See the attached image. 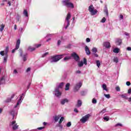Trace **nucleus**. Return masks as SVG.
Here are the masks:
<instances>
[{"mask_svg": "<svg viewBox=\"0 0 131 131\" xmlns=\"http://www.w3.org/2000/svg\"><path fill=\"white\" fill-rule=\"evenodd\" d=\"M8 61V55H5L4 57L3 63H7Z\"/></svg>", "mask_w": 131, "mask_h": 131, "instance_id": "nucleus-28", "label": "nucleus"}, {"mask_svg": "<svg viewBox=\"0 0 131 131\" xmlns=\"http://www.w3.org/2000/svg\"><path fill=\"white\" fill-rule=\"evenodd\" d=\"M103 120H104V121H109L110 119V117H109V116H106L103 117Z\"/></svg>", "mask_w": 131, "mask_h": 131, "instance_id": "nucleus-27", "label": "nucleus"}, {"mask_svg": "<svg viewBox=\"0 0 131 131\" xmlns=\"http://www.w3.org/2000/svg\"><path fill=\"white\" fill-rule=\"evenodd\" d=\"M70 86V83H67V84L66 85V86H65V90L66 91H69V87Z\"/></svg>", "mask_w": 131, "mask_h": 131, "instance_id": "nucleus-25", "label": "nucleus"}, {"mask_svg": "<svg viewBox=\"0 0 131 131\" xmlns=\"http://www.w3.org/2000/svg\"><path fill=\"white\" fill-rule=\"evenodd\" d=\"M57 126H58V127H60V128L61 129H62V128H63V125H62L61 124V123H59V124L57 125Z\"/></svg>", "mask_w": 131, "mask_h": 131, "instance_id": "nucleus-38", "label": "nucleus"}, {"mask_svg": "<svg viewBox=\"0 0 131 131\" xmlns=\"http://www.w3.org/2000/svg\"><path fill=\"white\" fill-rule=\"evenodd\" d=\"M43 128H45V127H40L37 128V129H39V130H40L41 129H43Z\"/></svg>", "mask_w": 131, "mask_h": 131, "instance_id": "nucleus-54", "label": "nucleus"}, {"mask_svg": "<svg viewBox=\"0 0 131 131\" xmlns=\"http://www.w3.org/2000/svg\"><path fill=\"white\" fill-rule=\"evenodd\" d=\"M115 126L117 127V126H122V124L121 123H117L116 124Z\"/></svg>", "mask_w": 131, "mask_h": 131, "instance_id": "nucleus-47", "label": "nucleus"}, {"mask_svg": "<svg viewBox=\"0 0 131 131\" xmlns=\"http://www.w3.org/2000/svg\"><path fill=\"white\" fill-rule=\"evenodd\" d=\"M113 52L116 54H118V53L120 52V49H119V48H116L113 50Z\"/></svg>", "mask_w": 131, "mask_h": 131, "instance_id": "nucleus-20", "label": "nucleus"}, {"mask_svg": "<svg viewBox=\"0 0 131 131\" xmlns=\"http://www.w3.org/2000/svg\"><path fill=\"white\" fill-rule=\"evenodd\" d=\"M74 112H75L76 113H78V110H77V108H75L74 110Z\"/></svg>", "mask_w": 131, "mask_h": 131, "instance_id": "nucleus-57", "label": "nucleus"}, {"mask_svg": "<svg viewBox=\"0 0 131 131\" xmlns=\"http://www.w3.org/2000/svg\"><path fill=\"white\" fill-rule=\"evenodd\" d=\"M104 12L105 13L106 16L108 17L109 16V13H108V8H107V6L104 7Z\"/></svg>", "mask_w": 131, "mask_h": 131, "instance_id": "nucleus-19", "label": "nucleus"}, {"mask_svg": "<svg viewBox=\"0 0 131 131\" xmlns=\"http://www.w3.org/2000/svg\"><path fill=\"white\" fill-rule=\"evenodd\" d=\"M13 73L14 74H18V71H17V70H14V71H13Z\"/></svg>", "mask_w": 131, "mask_h": 131, "instance_id": "nucleus-51", "label": "nucleus"}, {"mask_svg": "<svg viewBox=\"0 0 131 131\" xmlns=\"http://www.w3.org/2000/svg\"><path fill=\"white\" fill-rule=\"evenodd\" d=\"M69 2H70V0H64L62 1V4H63V6H66L67 8H71L72 9H73V8H74V5Z\"/></svg>", "mask_w": 131, "mask_h": 131, "instance_id": "nucleus-4", "label": "nucleus"}, {"mask_svg": "<svg viewBox=\"0 0 131 131\" xmlns=\"http://www.w3.org/2000/svg\"><path fill=\"white\" fill-rule=\"evenodd\" d=\"M91 116H92V115H91V114L85 115L80 119V122H81V123H85L86 121H89V120H90V118L91 117Z\"/></svg>", "mask_w": 131, "mask_h": 131, "instance_id": "nucleus-3", "label": "nucleus"}, {"mask_svg": "<svg viewBox=\"0 0 131 131\" xmlns=\"http://www.w3.org/2000/svg\"><path fill=\"white\" fill-rule=\"evenodd\" d=\"M10 115L13 116V119H14V117H15V115H17V113H15V111L12 110L10 112Z\"/></svg>", "mask_w": 131, "mask_h": 131, "instance_id": "nucleus-18", "label": "nucleus"}, {"mask_svg": "<svg viewBox=\"0 0 131 131\" xmlns=\"http://www.w3.org/2000/svg\"><path fill=\"white\" fill-rule=\"evenodd\" d=\"M131 93V89H129L128 90V94H130Z\"/></svg>", "mask_w": 131, "mask_h": 131, "instance_id": "nucleus-64", "label": "nucleus"}, {"mask_svg": "<svg viewBox=\"0 0 131 131\" xmlns=\"http://www.w3.org/2000/svg\"><path fill=\"white\" fill-rule=\"evenodd\" d=\"M64 56H65V54L57 55L52 56L50 62L51 63H56V62H58L59 60H61V59H62Z\"/></svg>", "mask_w": 131, "mask_h": 131, "instance_id": "nucleus-1", "label": "nucleus"}, {"mask_svg": "<svg viewBox=\"0 0 131 131\" xmlns=\"http://www.w3.org/2000/svg\"><path fill=\"white\" fill-rule=\"evenodd\" d=\"M63 85H64V82H61L59 83V84L57 86L56 89H58V90H59V89H62Z\"/></svg>", "mask_w": 131, "mask_h": 131, "instance_id": "nucleus-22", "label": "nucleus"}, {"mask_svg": "<svg viewBox=\"0 0 131 131\" xmlns=\"http://www.w3.org/2000/svg\"><path fill=\"white\" fill-rule=\"evenodd\" d=\"M8 53H9V47H7L5 51H2L0 52V55L1 56H8Z\"/></svg>", "mask_w": 131, "mask_h": 131, "instance_id": "nucleus-8", "label": "nucleus"}, {"mask_svg": "<svg viewBox=\"0 0 131 131\" xmlns=\"http://www.w3.org/2000/svg\"><path fill=\"white\" fill-rule=\"evenodd\" d=\"M53 35H54V34H49L46 36V37H49V36H53Z\"/></svg>", "mask_w": 131, "mask_h": 131, "instance_id": "nucleus-52", "label": "nucleus"}, {"mask_svg": "<svg viewBox=\"0 0 131 131\" xmlns=\"http://www.w3.org/2000/svg\"><path fill=\"white\" fill-rule=\"evenodd\" d=\"M48 55H49V53L48 52H46L45 53H44L42 55V57L43 58H45V57H46V56H48Z\"/></svg>", "mask_w": 131, "mask_h": 131, "instance_id": "nucleus-45", "label": "nucleus"}, {"mask_svg": "<svg viewBox=\"0 0 131 131\" xmlns=\"http://www.w3.org/2000/svg\"><path fill=\"white\" fill-rule=\"evenodd\" d=\"M31 69L30 68H28L27 70H26V72H29V71H30Z\"/></svg>", "mask_w": 131, "mask_h": 131, "instance_id": "nucleus-60", "label": "nucleus"}, {"mask_svg": "<svg viewBox=\"0 0 131 131\" xmlns=\"http://www.w3.org/2000/svg\"><path fill=\"white\" fill-rule=\"evenodd\" d=\"M92 103L93 104H97V99H95V98H93L92 100Z\"/></svg>", "mask_w": 131, "mask_h": 131, "instance_id": "nucleus-43", "label": "nucleus"}, {"mask_svg": "<svg viewBox=\"0 0 131 131\" xmlns=\"http://www.w3.org/2000/svg\"><path fill=\"white\" fill-rule=\"evenodd\" d=\"M71 18V14H70V13L69 12L67 15V17L64 21V26H66L64 28L65 29H67L69 25H70V21L69 20H70Z\"/></svg>", "mask_w": 131, "mask_h": 131, "instance_id": "nucleus-2", "label": "nucleus"}, {"mask_svg": "<svg viewBox=\"0 0 131 131\" xmlns=\"http://www.w3.org/2000/svg\"><path fill=\"white\" fill-rule=\"evenodd\" d=\"M81 105H82V102L81 101V100H78L77 104L76 105V107H79L81 106Z\"/></svg>", "mask_w": 131, "mask_h": 131, "instance_id": "nucleus-23", "label": "nucleus"}, {"mask_svg": "<svg viewBox=\"0 0 131 131\" xmlns=\"http://www.w3.org/2000/svg\"><path fill=\"white\" fill-rule=\"evenodd\" d=\"M103 47H104L105 49H110L111 48L110 43L108 41L103 43Z\"/></svg>", "mask_w": 131, "mask_h": 131, "instance_id": "nucleus-14", "label": "nucleus"}, {"mask_svg": "<svg viewBox=\"0 0 131 131\" xmlns=\"http://www.w3.org/2000/svg\"><path fill=\"white\" fill-rule=\"evenodd\" d=\"M106 112V108H103L100 112V114L102 113V114H104Z\"/></svg>", "mask_w": 131, "mask_h": 131, "instance_id": "nucleus-39", "label": "nucleus"}, {"mask_svg": "<svg viewBox=\"0 0 131 131\" xmlns=\"http://www.w3.org/2000/svg\"><path fill=\"white\" fill-rule=\"evenodd\" d=\"M28 50L30 52H33V51H35V48H33L32 47H29Z\"/></svg>", "mask_w": 131, "mask_h": 131, "instance_id": "nucleus-26", "label": "nucleus"}, {"mask_svg": "<svg viewBox=\"0 0 131 131\" xmlns=\"http://www.w3.org/2000/svg\"><path fill=\"white\" fill-rule=\"evenodd\" d=\"M96 65L97 67H100V66L101 65V62H100V60H96Z\"/></svg>", "mask_w": 131, "mask_h": 131, "instance_id": "nucleus-34", "label": "nucleus"}, {"mask_svg": "<svg viewBox=\"0 0 131 131\" xmlns=\"http://www.w3.org/2000/svg\"><path fill=\"white\" fill-rule=\"evenodd\" d=\"M85 94H86V93L84 91L81 92V95L82 96H85Z\"/></svg>", "mask_w": 131, "mask_h": 131, "instance_id": "nucleus-48", "label": "nucleus"}, {"mask_svg": "<svg viewBox=\"0 0 131 131\" xmlns=\"http://www.w3.org/2000/svg\"><path fill=\"white\" fill-rule=\"evenodd\" d=\"M70 126H71V122H69L67 124V127H70Z\"/></svg>", "mask_w": 131, "mask_h": 131, "instance_id": "nucleus-40", "label": "nucleus"}, {"mask_svg": "<svg viewBox=\"0 0 131 131\" xmlns=\"http://www.w3.org/2000/svg\"><path fill=\"white\" fill-rule=\"evenodd\" d=\"M102 88H103V90H104V91H108V90L107 89V86L105 84H103L102 85Z\"/></svg>", "mask_w": 131, "mask_h": 131, "instance_id": "nucleus-33", "label": "nucleus"}, {"mask_svg": "<svg viewBox=\"0 0 131 131\" xmlns=\"http://www.w3.org/2000/svg\"><path fill=\"white\" fill-rule=\"evenodd\" d=\"M126 85H127L128 86H129V85H130V82H129V81H127V82H126Z\"/></svg>", "mask_w": 131, "mask_h": 131, "instance_id": "nucleus-50", "label": "nucleus"}, {"mask_svg": "<svg viewBox=\"0 0 131 131\" xmlns=\"http://www.w3.org/2000/svg\"><path fill=\"white\" fill-rule=\"evenodd\" d=\"M78 67H82L83 66V62L80 61L78 63Z\"/></svg>", "mask_w": 131, "mask_h": 131, "instance_id": "nucleus-31", "label": "nucleus"}, {"mask_svg": "<svg viewBox=\"0 0 131 131\" xmlns=\"http://www.w3.org/2000/svg\"><path fill=\"white\" fill-rule=\"evenodd\" d=\"M27 56V54L24 55L23 56V60L25 62V61H26L27 60V59H26Z\"/></svg>", "mask_w": 131, "mask_h": 131, "instance_id": "nucleus-41", "label": "nucleus"}, {"mask_svg": "<svg viewBox=\"0 0 131 131\" xmlns=\"http://www.w3.org/2000/svg\"><path fill=\"white\" fill-rule=\"evenodd\" d=\"M71 59V56H67L64 58V61H68V60H70Z\"/></svg>", "mask_w": 131, "mask_h": 131, "instance_id": "nucleus-32", "label": "nucleus"}, {"mask_svg": "<svg viewBox=\"0 0 131 131\" xmlns=\"http://www.w3.org/2000/svg\"><path fill=\"white\" fill-rule=\"evenodd\" d=\"M76 73H77V74H80V73H81V72L78 70L76 72Z\"/></svg>", "mask_w": 131, "mask_h": 131, "instance_id": "nucleus-56", "label": "nucleus"}, {"mask_svg": "<svg viewBox=\"0 0 131 131\" xmlns=\"http://www.w3.org/2000/svg\"><path fill=\"white\" fill-rule=\"evenodd\" d=\"M86 42H90V41H91V39H90L89 38H87L86 39Z\"/></svg>", "mask_w": 131, "mask_h": 131, "instance_id": "nucleus-53", "label": "nucleus"}, {"mask_svg": "<svg viewBox=\"0 0 131 131\" xmlns=\"http://www.w3.org/2000/svg\"><path fill=\"white\" fill-rule=\"evenodd\" d=\"M71 56L73 57L76 62H78V61H79V56H78L75 52L71 54Z\"/></svg>", "mask_w": 131, "mask_h": 131, "instance_id": "nucleus-9", "label": "nucleus"}, {"mask_svg": "<svg viewBox=\"0 0 131 131\" xmlns=\"http://www.w3.org/2000/svg\"><path fill=\"white\" fill-rule=\"evenodd\" d=\"M63 120H64V117H62L59 120V123H62L63 122Z\"/></svg>", "mask_w": 131, "mask_h": 131, "instance_id": "nucleus-44", "label": "nucleus"}, {"mask_svg": "<svg viewBox=\"0 0 131 131\" xmlns=\"http://www.w3.org/2000/svg\"><path fill=\"white\" fill-rule=\"evenodd\" d=\"M93 54L96 57V58H98L99 57V55L98 54H97V52H98V49L96 48V47H94L92 50Z\"/></svg>", "mask_w": 131, "mask_h": 131, "instance_id": "nucleus-12", "label": "nucleus"}, {"mask_svg": "<svg viewBox=\"0 0 131 131\" xmlns=\"http://www.w3.org/2000/svg\"><path fill=\"white\" fill-rule=\"evenodd\" d=\"M114 61L115 63H118V58H117V57L114 58Z\"/></svg>", "mask_w": 131, "mask_h": 131, "instance_id": "nucleus-36", "label": "nucleus"}, {"mask_svg": "<svg viewBox=\"0 0 131 131\" xmlns=\"http://www.w3.org/2000/svg\"><path fill=\"white\" fill-rule=\"evenodd\" d=\"M101 22L102 23H105V22H106V18L103 17V18L101 20Z\"/></svg>", "mask_w": 131, "mask_h": 131, "instance_id": "nucleus-42", "label": "nucleus"}, {"mask_svg": "<svg viewBox=\"0 0 131 131\" xmlns=\"http://www.w3.org/2000/svg\"><path fill=\"white\" fill-rule=\"evenodd\" d=\"M85 51L87 55H91V51H90V49H89V47H88V46L85 47Z\"/></svg>", "mask_w": 131, "mask_h": 131, "instance_id": "nucleus-17", "label": "nucleus"}, {"mask_svg": "<svg viewBox=\"0 0 131 131\" xmlns=\"http://www.w3.org/2000/svg\"><path fill=\"white\" fill-rule=\"evenodd\" d=\"M82 85V83L81 82H79L77 83L74 89V92H78V91H79V89L81 88Z\"/></svg>", "mask_w": 131, "mask_h": 131, "instance_id": "nucleus-6", "label": "nucleus"}, {"mask_svg": "<svg viewBox=\"0 0 131 131\" xmlns=\"http://www.w3.org/2000/svg\"><path fill=\"white\" fill-rule=\"evenodd\" d=\"M4 29H5V25L2 24L1 26V28H0V31H1V32H3V31L4 30Z\"/></svg>", "mask_w": 131, "mask_h": 131, "instance_id": "nucleus-29", "label": "nucleus"}, {"mask_svg": "<svg viewBox=\"0 0 131 131\" xmlns=\"http://www.w3.org/2000/svg\"><path fill=\"white\" fill-rule=\"evenodd\" d=\"M24 30V29H23V28H20V32H23Z\"/></svg>", "mask_w": 131, "mask_h": 131, "instance_id": "nucleus-61", "label": "nucleus"}, {"mask_svg": "<svg viewBox=\"0 0 131 131\" xmlns=\"http://www.w3.org/2000/svg\"><path fill=\"white\" fill-rule=\"evenodd\" d=\"M89 12H90V13L92 16L96 15V14H97V13H98V11L97 10L95 9V8L93 6V5H90L89 7Z\"/></svg>", "mask_w": 131, "mask_h": 131, "instance_id": "nucleus-5", "label": "nucleus"}, {"mask_svg": "<svg viewBox=\"0 0 131 131\" xmlns=\"http://www.w3.org/2000/svg\"><path fill=\"white\" fill-rule=\"evenodd\" d=\"M83 64H84V65H88V61H86V58L83 59Z\"/></svg>", "mask_w": 131, "mask_h": 131, "instance_id": "nucleus-37", "label": "nucleus"}, {"mask_svg": "<svg viewBox=\"0 0 131 131\" xmlns=\"http://www.w3.org/2000/svg\"><path fill=\"white\" fill-rule=\"evenodd\" d=\"M116 90L117 92H120V88L118 86L116 87Z\"/></svg>", "mask_w": 131, "mask_h": 131, "instance_id": "nucleus-46", "label": "nucleus"}, {"mask_svg": "<svg viewBox=\"0 0 131 131\" xmlns=\"http://www.w3.org/2000/svg\"><path fill=\"white\" fill-rule=\"evenodd\" d=\"M69 102V100H68L67 98H65L61 100L60 104H61V105H64L65 103H68Z\"/></svg>", "mask_w": 131, "mask_h": 131, "instance_id": "nucleus-15", "label": "nucleus"}, {"mask_svg": "<svg viewBox=\"0 0 131 131\" xmlns=\"http://www.w3.org/2000/svg\"><path fill=\"white\" fill-rule=\"evenodd\" d=\"M54 95L56 96V97H60L62 94L60 92V90L59 88H55V91H54Z\"/></svg>", "mask_w": 131, "mask_h": 131, "instance_id": "nucleus-10", "label": "nucleus"}, {"mask_svg": "<svg viewBox=\"0 0 131 131\" xmlns=\"http://www.w3.org/2000/svg\"><path fill=\"white\" fill-rule=\"evenodd\" d=\"M60 116H56L55 117H53L54 120H55V122H57L58 121V120H59V119H60Z\"/></svg>", "mask_w": 131, "mask_h": 131, "instance_id": "nucleus-24", "label": "nucleus"}, {"mask_svg": "<svg viewBox=\"0 0 131 131\" xmlns=\"http://www.w3.org/2000/svg\"><path fill=\"white\" fill-rule=\"evenodd\" d=\"M14 97H15V94H12L11 97V99H13Z\"/></svg>", "mask_w": 131, "mask_h": 131, "instance_id": "nucleus-62", "label": "nucleus"}, {"mask_svg": "<svg viewBox=\"0 0 131 131\" xmlns=\"http://www.w3.org/2000/svg\"><path fill=\"white\" fill-rule=\"evenodd\" d=\"M41 45L40 44H38L35 45L36 48H39V47H41Z\"/></svg>", "mask_w": 131, "mask_h": 131, "instance_id": "nucleus-55", "label": "nucleus"}, {"mask_svg": "<svg viewBox=\"0 0 131 131\" xmlns=\"http://www.w3.org/2000/svg\"><path fill=\"white\" fill-rule=\"evenodd\" d=\"M104 97H105V98H107V99H110L111 96L110 94H104Z\"/></svg>", "mask_w": 131, "mask_h": 131, "instance_id": "nucleus-35", "label": "nucleus"}, {"mask_svg": "<svg viewBox=\"0 0 131 131\" xmlns=\"http://www.w3.org/2000/svg\"><path fill=\"white\" fill-rule=\"evenodd\" d=\"M8 2V5H9V7H11V2L10 1H7Z\"/></svg>", "mask_w": 131, "mask_h": 131, "instance_id": "nucleus-59", "label": "nucleus"}, {"mask_svg": "<svg viewBox=\"0 0 131 131\" xmlns=\"http://www.w3.org/2000/svg\"><path fill=\"white\" fill-rule=\"evenodd\" d=\"M5 81H6L5 80V77H1V78L0 79V84H4Z\"/></svg>", "mask_w": 131, "mask_h": 131, "instance_id": "nucleus-21", "label": "nucleus"}, {"mask_svg": "<svg viewBox=\"0 0 131 131\" xmlns=\"http://www.w3.org/2000/svg\"><path fill=\"white\" fill-rule=\"evenodd\" d=\"M24 95V94H22V95L20 96L18 101H17V103H16V105L14 106V108H17L18 106H19V105H20V104H21V103H22V98H23V95Z\"/></svg>", "mask_w": 131, "mask_h": 131, "instance_id": "nucleus-11", "label": "nucleus"}, {"mask_svg": "<svg viewBox=\"0 0 131 131\" xmlns=\"http://www.w3.org/2000/svg\"><path fill=\"white\" fill-rule=\"evenodd\" d=\"M20 39H17V40L16 41V45L15 46V48L14 49L12 50V53H15V52H16V51L17 50H18V49H19V48L20 47Z\"/></svg>", "mask_w": 131, "mask_h": 131, "instance_id": "nucleus-7", "label": "nucleus"}, {"mask_svg": "<svg viewBox=\"0 0 131 131\" xmlns=\"http://www.w3.org/2000/svg\"><path fill=\"white\" fill-rule=\"evenodd\" d=\"M122 42V40L120 38H117L116 39V43L118 45V46H120L121 45V43Z\"/></svg>", "mask_w": 131, "mask_h": 131, "instance_id": "nucleus-16", "label": "nucleus"}, {"mask_svg": "<svg viewBox=\"0 0 131 131\" xmlns=\"http://www.w3.org/2000/svg\"><path fill=\"white\" fill-rule=\"evenodd\" d=\"M11 100H12V99L8 98V99H7L6 102H11Z\"/></svg>", "mask_w": 131, "mask_h": 131, "instance_id": "nucleus-58", "label": "nucleus"}, {"mask_svg": "<svg viewBox=\"0 0 131 131\" xmlns=\"http://www.w3.org/2000/svg\"><path fill=\"white\" fill-rule=\"evenodd\" d=\"M24 15L26 17H28V11H27V10H24Z\"/></svg>", "mask_w": 131, "mask_h": 131, "instance_id": "nucleus-30", "label": "nucleus"}, {"mask_svg": "<svg viewBox=\"0 0 131 131\" xmlns=\"http://www.w3.org/2000/svg\"><path fill=\"white\" fill-rule=\"evenodd\" d=\"M61 40H58L57 41V46H59L60 45H61Z\"/></svg>", "mask_w": 131, "mask_h": 131, "instance_id": "nucleus-49", "label": "nucleus"}, {"mask_svg": "<svg viewBox=\"0 0 131 131\" xmlns=\"http://www.w3.org/2000/svg\"><path fill=\"white\" fill-rule=\"evenodd\" d=\"M10 125H13V129H17L18 128V125L16 124V121H13L10 123Z\"/></svg>", "mask_w": 131, "mask_h": 131, "instance_id": "nucleus-13", "label": "nucleus"}, {"mask_svg": "<svg viewBox=\"0 0 131 131\" xmlns=\"http://www.w3.org/2000/svg\"><path fill=\"white\" fill-rule=\"evenodd\" d=\"M127 51H131V47H127Z\"/></svg>", "mask_w": 131, "mask_h": 131, "instance_id": "nucleus-63", "label": "nucleus"}]
</instances>
